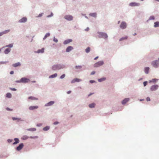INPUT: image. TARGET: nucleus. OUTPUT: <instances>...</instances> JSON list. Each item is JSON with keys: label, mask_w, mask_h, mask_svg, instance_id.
<instances>
[{"label": "nucleus", "mask_w": 159, "mask_h": 159, "mask_svg": "<svg viewBox=\"0 0 159 159\" xmlns=\"http://www.w3.org/2000/svg\"><path fill=\"white\" fill-rule=\"evenodd\" d=\"M4 34V33H3V31L2 32H0V36H1L2 35H3Z\"/></svg>", "instance_id": "nucleus-62"}, {"label": "nucleus", "mask_w": 159, "mask_h": 159, "mask_svg": "<svg viewBox=\"0 0 159 159\" xmlns=\"http://www.w3.org/2000/svg\"><path fill=\"white\" fill-rule=\"evenodd\" d=\"M28 99L32 100H37L38 99L37 98L33 96L29 97Z\"/></svg>", "instance_id": "nucleus-32"}, {"label": "nucleus", "mask_w": 159, "mask_h": 159, "mask_svg": "<svg viewBox=\"0 0 159 159\" xmlns=\"http://www.w3.org/2000/svg\"><path fill=\"white\" fill-rule=\"evenodd\" d=\"M159 64V61L158 60H157L153 61L151 62L152 65L155 68H157L158 67Z\"/></svg>", "instance_id": "nucleus-3"}, {"label": "nucleus", "mask_w": 159, "mask_h": 159, "mask_svg": "<svg viewBox=\"0 0 159 159\" xmlns=\"http://www.w3.org/2000/svg\"><path fill=\"white\" fill-rule=\"evenodd\" d=\"M89 27H87L86 29H85V31H88L89 30Z\"/></svg>", "instance_id": "nucleus-59"}, {"label": "nucleus", "mask_w": 159, "mask_h": 159, "mask_svg": "<svg viewBox=\"0 0 159 159\" xmlns=\"http://www.w3.org/2000/svg\"><path fill=\"white\" fill-rule=\"evenodd\" d=\"M90 48L89 47H87L85 50V52L88 53L90 52Z\"/></svg>", "instance_id": "nucleus-39"}, {"label": "nucleus", "mask_w": 159, "mask_h": 159, "mask_svg": "<svg viewBox=\"0 0 159 159\" xmlns=\"http://www.w3.org/2000/svg\"><path fill=\"white\" fill-rule=\"evenodd\" d=\"M13 43H12L10 44L7 45H6L4 47V48L9 47L10 48H11L13 47Z\"/></svg>", "instance_id": "nucleus-34"}, {"label": "nucleus", "mask_w": 159, "mask_h": 159, "mask_svg": "<svg viewBox=\"0 0 159 159\" xmlns=\"http://www.w3.org/2000/svg\"><path fill=\"white\" fill-rule=\"evenodd\" d=\"M155 19V17L154 16H151L149 17V19L147 20V21L148 22L149 20H154Z\"/></svg>", "instance_id": "nucleus-30"}, {"label": "nucleus", "mask_w": 159, "mask_h": 159, "mask_svg": "<svg viewBox=\"0 0 159 159\" xmlns=\"http://www.w3.org/2000/svg\"><path fill=\"white\" fill-rule=\"evenodd\" d=\"M71 91L70 90L67 92V93L68 94H69L70 93H71Z\"/></svg>", "instance_id": "nucleus-63"}, {"label": "nucleus", "mask_w": 159, "mask_h": 159, "mask_svg": "<svg viewBox=\"0 0 159 159\" xmlns=\"http://www.w3.org/2000/svg\"><path fill=\"white\" fill-rule=\"evenodd\" d=\"M148 82L147 81H145L143 83V84L144 87H145L148 84Z\"/></svg>", "instance_id": "nucleus-42"}, {"label": "nucleus", "mask_w": 159, "mask_h": 159, "mask_svg": "<svg viewBox=\"0 0 159 159\" xmlns=\"http://www.w3.org/2000/svg\"><path fill=\"white\" fill-rule=\"evenodd\" d=\"M98 58V56H97L94 58V60H96Z\"/></svg>", "instance_id": "nucleus-64"}, {"label": "nucleus", "mask_w": 159, "mask_h": 159, "mask_svg": "<svg viewBox=\"0 0 159 159\" xmlns=\"http://www.w3.org/2000/svg\"><path fill=\"white\" fill-rule=\"evenodd\" d=\"M97 33L98 34V37L99 38H103L106 39L108 37L107 34L106 33L98 31Z\"/></svg>", "instance_id": "nucleus-2"}, {"label": "nucleus", "mask_w": 159, "mask_h": 159, "mask_svg": "<svg viewBox=\"0 0 159 159\" xmlns=\"http://www.w3.org/2000/svg\"><path fill=\"white\" fill-rule=\"evenodd\" d=\"M50 33L49 32L47 33L44 36V38H43V40L47 38L48 37H49L50 35Z\"/></svg>", "instance_id": "nucleus-31"}, {"label": "nucleus", "mask_w": 159, "mask_h": 159, "mask_svg": "<svg viewBox=\"0 0 159 159\" xmlns=\"http://www.w3.org/2000/svg\"><path fill=\"white\" fill-rule=\"evenodd\" d=\"M9 89H11L12 91H16L17 90V89L15 88H10Z\"/></svg>", "instance_id": "nucleus-50"}, {"label": "nucleus", "mask_w": 159, "mask_h": 159, "mask_svg": "<svg viewBox=\"0 0 159 159\" xmlns=\"http://www.w3.org/2000/svg\"><path fill=\"white\" fill-rule=\"evenodd\" d=\"M129 100V98H124L121 102V103L123 105L125 104Z\"/></svg>", "instance_id": "nucleus-15"}, {"label": "nucleus", "mask_w": 159, "mask_h": 159, "mask_svg": "<svg viewBox=\"0 0 159 159\" xmlns=\"http://www.w3.org/2000/svg\"><path fill=\"white\" fill-rule=\"evenodd\" d=\"M53 41L56 43H57L58 41V40L57 39L55 38V37L53 38Z\"/></svg>", "instance_id": "nucleus-44"}, {"label": "nucleus", "mask_w": 159, "mask_h": 159, "mask_svg": "<svg viewBox=\"0 0 159 159\" xmlns=\"http://www.w3.org/2000/svg\"><path fill=\"white\" fill-rule=\"evenodd\" d=\"M14 71L13 70H12L10 72V74L11 75H12L14 74Z\"/></svg>", "instance_id": "nucleus-60"}, {"label": "nucleus", "mask_w": 159, "mask_h": 159, "mask_svg": "<svg viewBox=\"0 0 159 159\" xmlns=\"http://www.w3.org/2000/svg\"><path fill=\"white\" fill-rule=\"evenodd\" d=\"M21 83H28L30 81V80L26 77H22L21 79Z\"/></svg>", "instance_id": "nucleus-9"}, {"label": "nucleus", "mask_w": 159, "mask_h": 159, "mask_svg": "<svg viewBox=\"0 0 159 159\" xmlns=\"http://www.w3.org/2000/svg\"><path fill=\"white\" fill-rule=\"evenodd\" d=\"M128 37L127 36H126L125 37H123L120 38L119 39V41H121L125 39H128Z\"/></svg>", "instance_id": "nucleus-37"}, {"label": "nucleus", "mask_w": 159, "mask_h": 159, "mask_svg": "<svg viewBox=\"0 0 159 159\" xmlns=\"http://www.w3.org/2000/svg\"><path fill=\"white\" fill-rule=\"evenodd\" d=\"M6 110L8 111H11L13 110L12 109H11L9 107H7Z\"/></svg>", "instance_id": "nucleus-52"}, {"label": "nucleus", "mask_w": 159, "mask_h": 159, "mask_svg": "<svg viewBox=\"0 0 159 159\" xmlns=\"http://www.w3.org/2000/svg\"><path fill=\"white\" fill-rule=\"evenodd\" d=\"M11 94L9 93H8L6 94V97L8 98H11Z\"/></svg>", "instance_id": "nucleus-35"}, {"label": "nucleus", "mask_w": 159, "mask_h": 159, "mask_svg": "<svg viewBox=\"0 0 159 159\" xmlns=\"http://www.w3.org/2000/svg\"><path fill=\"white\" fill-rule=\"evenodd\" d=\"M13 141L12 139H9L7 140V141L8 143H11Z\"/></svg>", "instance_id": "nucleus-53"}, {"label": "nucleus", "mask_w": 159, "mask_h": 159, "mask_svg": "<svg viewBox=\"0 0 159 159\" xmlns=\"http://www.w3.org/2000/svg\"><path fill=\"white\" fill-rule=\"evenodd\" d=\"M15 141L12 143L13 145H15L19 143L20 141L19 139L18 138H15L14 139Z\"/></svg>", "instance_id": "nucleus-17"}, {"label": "nucleus", "mask_w": 159, "mask_h": 159, "mask_svg": "<svg viewBox=\"0 0 159 159\" xmlns=\"http://www.w3.org/2000/svg\"><path fill=\"white\" fill-rule=\"evenodd\" d=\"M146 100L147 101H149L150 100V99L149 97H147L146 98Z\"/></svg>", "instance_id": "nucleus-57"}, {"label": "nucleus", "mask_w": 159, "mask_h": 159, "mask_svg": "<svg viewBox=\"0 0 159 159\" xmlns=\"http://www.w3.org/2000/svg\"><path fill=\"white\" fill-rule=\"evenodd\" d=\"M103 61H101L95 63L94 65V66L95 67H98L103 65Z\"/></svg>", "instance_id": "nucleus-5"}, {"label": "nucleus", "mask_w": 159, "mask_h": 159, "mask_svg": "<svg viewBox=\"0 0 159 159\" xmlns=\"http://www.w3.org/2000/svg\"><path fill=\"white\" fill-rule=\"evenodd\" d=\"M64 18L66 20L68 21H71L73 20V17L72 15H65Z\"/></svg>", "instance_id": "nucleus-8"}, {"label": "nucleus", "mask_w": 159, "mask_h": 159, "mask_svg": "<svg viewBox=\"0 0 159 159\" xmlns=\"http://www.w3.org/2000/svg\"><path fill=\"white\" fill-rule=\"evenodd\" d=\"M140 5L139 3L136 2H132L129 4V6L131 7L139 6Z\"/></svg>", "instance_id": "nucleus-11"}, {"label": "nucleus", "mask_w": 159, "mask_h": 159, "mask_svg": "<svg viewBox=\"0 0 159 159\" xmlns=\"http://www.w3.org/2000/svg\"><path fill=\"white\" fill-rule=\"evenodd\" d=\"M38 137L37 136H30V138L31 139H36L38 138Z\"/></svg>", "instance_id": "nucleus-46"}, {"label": "nucleus", "mask_w": 159, "mask_h": 159, "mask_svg": "<svg viewBox=\"0 0 159 159\" xmlns=\"http://www.w3.org/2000/svg\"><path fill=\"white\" fill-rule=\"evenodd\" d=\"M50 127L49 126H46L43 128V130L44 131H47L49 129Z\"/></svg>", "instance_id": "nucleus-29"}, {"label": "nucleus", "mask_w": 159, "mask_h": 159, "mask_svg": "<svg viewBox=\"0 0 159 159\" xmlns=\"http://www.w3.org/2000/svg\"><path fill=\"white\" fill-rule=\"evenodd\" d=\"M29 137L27 135H24L22 137L21 139L23 140H25L27 139Z\"/></svg>", "instance_id": "nucleus-38"}, {"label": "nucleus", "mask_w": 159, "mask_h": 159, "mask_svg": "<svg viewBox=\"0 0 159 159\" xmlns=\"http://www.w3.org/2000/svg\"><path fill=\"white\" fill-rule=\"evenodd\" d=\"M126 22L125 21H122L120 25V27L122 29H125L126 28Z\"/></svg>", "instance_id": "nucleus-10"}, {"label": "nucleus", "mask_w": 159, "mask_h": 159, "mask_svg": "<svg viewBox=\"0 0 159 159\" xmlns=\"http://www.w3.org/2000/svg\"><path fill=\"white\" fill-rule=\"evenodd\" d=\"M20 119H21L20 118H19L15 117H12V119L13 120H17L18 121H19V120L22 121V120H21Z\"/></svg>", "instance_id": "nucleus-36"}, {"label": "nucleus", "mask_w": 159, "mask_h": 159, "mask_svg": "<svg viewBox=\"0 0 159 159\" xmlns=\"http://www.w3.org/2000/svg\"><path fill=\"white\" fill-rule=\"evenodd\" d=\"M38 106H31L29 107V109L30 110L32 111L38 109Z\"/></svg>", "instance_id": "nucleus-14"}, {"label": "nucleus", "mask_w": 159, "mask_h": 159, "mask_svg": "<svg viewBox=\"0 0 159 159\" xmlns=\"http://www.w3.org/2000/svg\"><path fill=\"white\" fill-rule=\"evenodd\" d=\"M55 103V102L54 101H51L48 103L46 104L45 105V107H48L51 106L53 105Z\"/></svg>", "instance_id": "nucleus-18"}, {"label": "nucleus", "mask_w": 159, "mask_h": 159, "mask_svg": "<svg viewBox=\"0 0 159 159\" xmlns=\"http://www.w3.org/2000/svg\"><path fill=\"white\" fill-rule=\"evenodd\" d=\"M106 78L105 77H102V78L98 79V81L99 82H101L103 81L106 80Z\"/></svg>", "instance_id": "nucleus-27"}, {"label": "nucleus", "mask_w": 159, "mask_h": 159, "mask_svg": "<svg viewBox=\"0 0 159 159\" xmlns=\"http://www.w3.org/2000/svg\"><path fill=\"white\" fill-rule=\"evenodd\" d=\"M95 73V72L94 71H93L92 72L90 73V75H94Z\"/></svg>", "instance_id": "nucleus-56"}, {"label": "nucleus", "mask_w": 159, "mask_h": 159, "mask_svg": "<svg viewBox=\"0 0 159 159\" xmlns=\"http://www.w3.org/2000/svg\"><path fill=\"white\" fill-rule=\"evenodd\" d=\"M81 15L83 16H84L85 18L88 19V17L86 16V15L85 14H84L82 13L81 14Z\"/></svg>", "instance_id": "nucleus-55"}, {"label": "nucleus", "mask_w": 159, "mask_h": 159, "mask_svg": "<svg viewBox=\"0 0 159 159\" xmlns=\"http://www.w3.org/2000/svg\"><path fill=\"white\" fill-rule=\"evenodd\" d=\"M96 105L95 103L93 102L92 103L90 104L89 105V108H94Z\"/></svg>", "instance_id": "nucleus-25"}, {"label": "nucleus", "mask_w": 159, "mask_h": 159, "mask_svg": "<svg viewBox=\"0 0 159 159\" xmlns=\"http://www.w3.org/2000/svg\"><path fill=\"white\" fill-rule=\"evenodd\" d=\"M42 125H43V124L42 123H38V124H37L36 126H38V127H40Z\"/></svg>", "instance_id": "nucleus-51"}, {"label": "nucleus", "mask_w": 159, "mask_h": 159, "mask_svg": "<svg viewBox=\"0 0 159 159\" xmlns=\"http://www.w3.org/2000/svg\"><path fill=\"white\" fill-rule=\"evenodd\" d=\"M10 30H6L3 31L4 34H6L9 32Z\"/></svg>", "instance_id": "nucleus-40"}, {"label": "nucleus", "mask_w": 159, "mask_h": 159, "mask_svg": "<svg viewBox=\"0 0 159 159\" xmlns=\"http://www.w3.org/2000/svg\"><path fill=\"white\" fill-rule=\"evenodd\" d=\"M8 62V61H0V65L6 64V63H7Z\"/></svg>", "instance_id": "nucleus-47"}, {"label": "nucleus", "mask_w": 159, "mask_h": 159, "mask_svg": "<svg viewBox=\"0 0 159 159\" xmlns=\"http://www.w3.org/2000/svg\"><path fill=\"white\" fill-rule=\"evenodd\" d=\"M149 69L150 68L148 67H145L144 68V71L145 73L146 74H148Z\"/></svg>", "instance_id": "nucleus-22"}, {"label": "nucleus", "mask_w": 159, "mask_h": 159, "mask_svg": "<svg viewBox=\"0 0 159 159\" xmlns=\"http://www.w3.org/2000/svg\"><path fill=\"white\" fill-rule=\"evenodd\" d=\"M15 82L17 83H21V79H20L19 80H17L15 81Z\"/></svg>", "instance_id": "nucleus-54"}, {"label": "nucleus", "mask_w": 159, "mask_h": 159, "mask_svg": "<svg viewBox=\"0 0 159 159\" xmlns=\"http://www.w3.org/2000/svg\"><path fill=\"white\" fill-rule=\"evenodd\" d=\"M65 76H66L65 74H63L60 77V78L61 79H63L65 77Z\"/></svg>", "instance_id": "nucleus-43"}, {"label": "nucleus", "mask_w": 159, "mask_h": 159, "mask_svg": "<svg viewBox=\"0 0 159 159\" xmlns=\"http://www.w3.org/2000/svg\"><path fill=\"white\" fill-rule=\"evenodd\" d=\"M66 68L65 64H58L53 65L52 67V69L53 70H59Z\"/></svg>", "instance_id": "nucleus-1"}, {"label": "nucleus", "mask_w": 159, "mask_h": 159, "mask_svg": "<svg viewBox=\"0 0 159 159\" xmlns=\"http://www.w3.org/2000/svg\"><path fill=\"white\" fill-rule=\"evenodd\" d=\"M159 27V22L156 21L154 23V27L156 28Z\"/></svg>", "instance_id": "nucleus-28"}, {"label": "nucleus", "mask_w": 159, "mask_h": 159, "mask_svg": "<svg viewBox=\"0 0 159 159\" xmlns=\"http://www.w3.org/2000/svg\"><path fill=\"white\" fill-rule=\"evenodd\" d=\"M97 14L96 12L91 13L89 14V15L92 17L96 18Z\"/></svg>", "instance_id": "nucleus-24"}, {"label": "nucleus", "mask_w": 159, "mask_h": 159, "mask_svg": "<svg viewBox=\"0 0 159 159\" xmlns=\"http://www.w3.org/2000/svg\"><path fill=\"white\" fill-rule=\"evenodd\" d=\"M94 94V93H90L88 95V97H89L90 96H91V95H92V94Z\"/></svg>", "instance_id": "nucleus-61"}, {"label": "nucleus", "mask_w": 159, "mask_h": 159, "mask_svg": "<svg viewBox=\"0 0 159 159\" xmlns=\"http://www.w3.org/2000/svg\"><path fill=\"white\" fill-rule=\"evenodd\" d=\"M158 87L159 85L158 84H154L151 87L150 90L151 91H155L157 90Z\"/></svg>", "instance_id": "nucleus-4"}, {"label": "nucleus", "mask_w": 159, "mask_h": 159, "mask_svg": "<svg viewBox=\"0 0 159 159\" xmlns=\"http://www.w3.org/2000/svg\"><path fill=\"white\" fill-rule=\"evenodd\" d=\"M89 83H90L92 84L93 83H97V82L96 81L94 80H90L89 81Z\"/></svg>", "instance_id": "nucleus-45"}, {"label": "nucleus", "mask_w": 159, "mask_h": 159, "mask_svg": "<svg viewBox=\"0 0 159 159\" xmlns=\"http://www.w3.org/2000/svg\"><path fill=\"white\" fill-rule=\"evenodd\" d=\"M72 41V40L71 39H66V40H65L64 41L63 43L64 44L66 45V44H67L70 42H71Z\"/></svg>", "instance_id": "nucleus-20"}, {"label": "nucleus", "mask_w": 159, "mask_h": 159, "mask_svg": "<svg viewBox=\"0 0 159 159\" xmlns=\"http://www.w3.org/2000/svg\"><path fill=\"white\" fill-rule=\"evenodd\" d=\"M21 65V64L20 62H18L17 63L13 64L12 65V66L14 67H16L18 66H20Z\"/></svg>", "instance_id": "nucleus-21"}, {"label": "nucleus", "mask_w": 159, "mask_h": 159, "mask_svg": "<svg viewBox=\"0 0 159 159\" xmlns=\"http://www.w3.org/2000/svg\"><path fill=\"white\" fill-rule=\"evenodd\" d=\"M43 13H41L39 14L38 16H37V17H40L42 16L43 15Z\"/></svg>", "instance_id": "nucleus-49"}, {"label": "nucleus", "mask_w": 159, "mask_h": 159, "mask_svg": "<svg viewBox=\"0 0 159 159\" xmlns=\"http://www.w3.org/2000/svg\"><path fill=\"white\" fill-rule=\"evenodd\" d=\"M27 19L26 17H25L22 18L21 19L19 20L18 22L19 23H25L27 21Z\"/></svg>", "instance_id": "nucleus-13"}, {"label": "nucleus", "mask_w": 159, "mask_h": 159, "mask_svg": "<svg viewBox=\"0 0 159 159\" xmlns=\"http://www.w3.org/2000/svg\"><path fill=\"white\" fill-rule=\"evenodd\" d=\"M24 146V145L23 143H20L19 144L18 146L16 148V149L17 151H19L23 148Z\"/></svg>", "instance_id": "nucleus-7"}, {"label": "nucleus", "mask_w": 159, "mask_h": 159, "mask_svg": "<svg viewBox=\"0 0 159 159\" xmlns=\"http://www.w3.org/2000/svg\"><path fill=\"white\" fill-rule=\"evenodd\" d=\"M57 75V74L55 73L53 74L52 75L49 76V78H53L56 77Z\"/></svg>", "instance_id": "nucleus-26"}, {"label": "nucleus", "mask_w": 159, "mask_h": 159, "mask_svg": "<svg viewBox=\"0 0 159 159\" xmlns=\"http://www.w3.org/2000/svg\"><path fill=\"white\" fill-rule=\"evenodd\" d=\"M82 80L81 79L75 78L72 80L71 81V83L72 84L75 83L76 82H79L81 81Z\"/></svg>", "instance_id": "nucleus-12"}, {"label": "nucleus", "mask_w": 159, "mask_h": 159, "mask_svg": "<svg viewBox=\"0 0 159 159\" xmlns=\"http://www.w3.org/2000/svg\"><path fill=\"white\" fill-rule=\"evenodd\" d=\"M27 130L29 131H34L36 130V129L34 128H30L28 129Z\"/></svg>", "instance_id": "nucleus-33"}, {"label": "nucleus", "mask_w": 159, "mask_h": 159, "mask_svg": "<svg viewBox=\"0 0 159 159\" xmlns=\"http://www.w3.org/2000/svg\"><path fill=\"white\" fill-rule=\"evenodd\" d=\"M158 80V79H153L152 80V82H153V83H155Z\"/></svg>", "instance_id": "nucleus-48"}, {"label": "nucleus", "mask_w": 159, "mask_h": 159, "mask_svg": "<svg viewBox=\"0 0 159 159\" xmlns=\"http://www.w3.org/2000/svg\"><path fill=\"white\" fill-rule=\"evenodd\" d=\"M58 123H59V122H58V121H55V122H54L53 124L54 125H57V124H58Z\"/></svg>", "instance_id": "nucleus-58"}, {"label": "nucleus", "mask_w": 159, "mask_h": 159, "mask_svg": "<svg viewBox=\"0 0 159 159\" xmlns=\"http://www.w3.org/2000/svg\"><path fill=\"white\" fill-rule=\"evenodd\" d=\"M82 67V66L81 65L76 66L74 68V70L76 72H79Z\"/></svg>", "instance_id": "nucleus-6"}, {"label": "nucleus", "mask_w": 159, "mask_h": 159, "mask_svg": "<svg viewBox=\"0 0 159 159\" xmlns=\"http://www.w3.org/2000/svg\"><path fill=\"white\" fill-rule=\"evenodd\" d=\"M44 48H42L41 49H39L37 51H35L34 52L35 53H43L44 52Z\"/></svg>", "instance_id": "nucleus-16"}, {"label": "nucleus", "mask_w": 159, "mask_h": 159, "mask_svg": "<svg viewBox=\"0 0 159 159\" xmlns=\"http://www.w3.org/2000/svg\"><path fill=\"white\" fill-rule=\"evenodd\" d=\"M74 49L73 47L72 46H69L66 49V52H70Z\"/></svg>", "instance_id": "nucleus-19"}, {"label": "nucleus", "mask_w": 159, "mask_h": 159, "mask_svg": "<svg viewBox=\"0 0 159 159\" xmlns=\"http://www.w3.org/2000/svg\"><path fill=\"white\" fill-rule=\"evenodd\" d=\"M53 15V14L52 12H51L50 15H48L47 16V17L48 18H49L50 17H51Z\"/></svg>", "instance_id": "nucleus-41"}, {"label": "nucleus", "mask_w": 159, "mask_h": 159, "mask_svg": "<svg viewBox=\"0 0 159 159\" xmlns=\"http://www.w3.org/2000/svg\"><path fill=\"white\" fill-rule=\"evenodd\" d=\"M11 50V49L10 48H7L4 51V53L5 54H7L10 52Z\"/></svg>", "instance_id": "nucleus-23"}]
</instances>
